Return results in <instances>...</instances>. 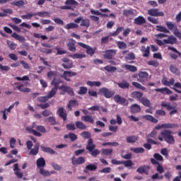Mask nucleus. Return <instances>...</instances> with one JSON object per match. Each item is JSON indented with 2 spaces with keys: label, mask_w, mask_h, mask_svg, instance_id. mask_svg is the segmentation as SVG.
<instances>
[{
  "label": "nucleus",
  "mask_w": 181,
  "mask_h": 181,
  "mask_svg": "<svg viewBox=\"0 0 181 181\" xmlns=\"http://www.w3.org/2000/svg\"><path fill=\"white\" fill-rule=\"evenodd\" d=\"M165 25L168 28L162 25H156V30L158 32H163L164 33H170V32H173V35L181 40V33L179 31L176 23L172 21H166Z\"/></svg>",
  "instance_id": "1"
},
{
  "label": "nucleus",
  "mask_w": 181,
  "mask_h": 181,
  "mask_svg": "<svg viewBox=\"0 0 181 181\" xmlns=\"http://www.w3.org/2000/svg\"><path fill=\"white\" fill-rule=\"evenodd\" d=\"M161 83L163 86H167L168 87H170V86H174L173 89L175 93H178V94H181V90H178L177 88H181V83L176 82L175 83V78H171L170 81H168V78L163 77L161 80Z\"/></svg>",
  "instance_id": "2"
},
{
  "label": "nucleus",
  "mask_w": 181,
  "mask_h": 181,
  "mask_svg": "<svg viewBox=\"0 0 181 181\" xmlns=\"http://www.w3.org/2000/svg\"><path fill=\"white\" fill-rule=\"evenodd\" d=\"M172 134V131L170 130H163L160 132V136L163 137L164 141L167 142V144L173 145V144H175V137H173Z\"/></svg>",
  "instance_id": "3"
},
{
  "label": "nucleus",
  "mask_w": 181,
  "mask_h": 181,
  "mask_svg": "<svg viewBox=\"0 0 181 181\" xmlns=\"http://www.w3.org/2000/svg\"><path fill=\"white\" fill-rule=\"evenodd\" d=\"M156 43L158 46H163V45H176L177 43V38L173 35L168 36L167 40H156Z\"/></svg>",
  "instance_id": "4"
},
{
  "label": "nucleus",
  "mask_w": 181,
  "mask_h": 181,
  "mask_svg": "<svg viewBox=\"0 0 181 181\" xmlns=\"http://www.w3.org/2000/svg\"><path fill=\"white\" fill-rule=\"evenodd\" d=\"M78 46H81V47H83V49H86V53L88 54V56L93 57L95 54V51L97 50V47H91L90 45H87L83 42H78Z\"/></svg>",
  "instance_id": "5"
},
{
  "label": "nucleus",
  "mask_w": 181,
  "mask_h": 181,
  "mask_svg": "<svg viewBox=\"0 0 181 181\" xmlns=\"http://www.w3.org/2000/svg\"><path fill=\"white\" fill-rule=\"evenodd\" d=\"M98 93L100 94V95H104L105 98H111V97L115 94L114 91L110 90V89L107 88H100Z\"/></svg>",
  "instance_id": "6"
},
{
  "label": "nucleus",
  "mask_w": 181,
  "mask_h": 181,
  "mask_svg": "<svg viewBox=\"0 0 181 181\" xmlns=\"http://www.w3.org/2000/svg\"><path fill=\"white\" fill-rule=\"evenodd\" d=\"M148 76H149V74L146 71H140L138 74V78L137 81L139 83H142L144 86L146 84V81L148 80Z\"/></svg>",
  "instance_id": "7"
},
{
  "label": "nucleus",
  "mask_w": 181,
  "mask_h": 181,
  "mask_svg": "<svg viewBox=\"0 0 181 181\" xmlns=\"http://www.w3.org/2000/svg\"><path fill=\"white\" fill-rule=\"evenodd\" d=\"M76 76H77V73L73 71H64L62 75V78H64V80H66V81H71L70 78L76 77Z\"/></svg>",
  "instance_id": "8"
},
{
  "label": "nucleus",
  "mask_w": 181,
  "mask_h": 181,
  "mask_svg": "<svg viewBox=\"0 0 181 181\" xmlns=\"http://www.w3.org/2000/svg\"><path fill=\"white\" fill-rule=\"evenodd\" d=\"M59 90L66 93L71 97H74V90H73V88L70 86H67L66 85H62L59 87Z\"/></svg>",
  "instance_id": "9"
},
{
  "label": "nucleus",
  "mask_w": 181,
  "mask_h": 181,
  "mask_svg": "<svg viewBox=\"0 0 181 181\" xmlns=\"http://www.w3.org/2000/svg\"><path fill=\"white\" fill-rule=\"evenodd\" d=\"M115 54H117V49H107L105 51L103 57L107 60H112Z\"/></svg>",
  "instance_id": "10"
},
{
  "label": "nucleus",
  "mask_w": 181,
  "mask_h": 181,
  "mask_svg": "<svg viewBox=\"0 0 181 181\" xmlns=\"http://www.w3.org/2000/svg\"><path fill=\"white\" fill-rule=\"evenodd\" d=\"M161 107H164L166 108V110H168V111L173 110L170 112V115H175V114H177V110L175 109V107L170 105V103H166V102H162Z\"/></svg>",
  "instance_id": "11"
},
{
  "label": "nucleus",
  "mask_w": 181,
  "mask_h": 181,
  "mask_svg": "<svg viewBox=\"0 0 181 181\" xmlns=\"http://www.w3.org/2000/svg\"><path fill=\"white\" fill-rule=\"evenodd\" d=\"M148 13L150 16H165L163 11H159V8H150L148 10Z\"/></svg>",
  "instance_id": "12"
},
{
  "label": "nucleus",
  "mask_w": 181,
  "mask_h": 181,
  "mask_svg": "<svg viewBox=\"0 0 181 181\" xmlns=\"http://www.w3.org/2000/svg\"><path fill=\"white\" fill-rule=\"evenodd\" d=\"M57 114L60 118L63 119V121H67V112H66V110H64V107H59L57 111Z\"/></svg>",
  "instance_id": "13"
},
{
  "label": "nucleus",
  "mask_w": 181,
  "mask_h": 181,
  "mask_svg": "<svg viewBox=\"0 0 181 181\" xmlns=\"http://www.w3.org/2000/svg\"><path fill=\"white\" fill-rule=\"evenodd\" d=\"M15 86H16L14 88V90H18V91H21V93H30V88H23V83H19V82H16Z\"/></svg>",
  "instance_id": "14"
},
{
  "label": "nucleus",
  "mask_w": 181,
  "mask_h": 181,
  "mask_svg": "<svg viewBox=\"0 0 181 181\" xmlns=\"http://www.w3.org/2000/svg\"><path fill=\"white\" fill-rule=\"evenodd\" d=\"M71 163L74 166H76V165H83V163H86V158L78 157L76 159V157L73 156L71 158Z\"/></svg>",
  "instance_id": "15"
},
{
  "label": "nucleus",
  "mask_w": 181,
  "mask_h": 181,
  "mask_svg": "<svg viewBox=\"0 0 181 181\" xmlns=\"http://www.w3.org/2000/svg\"><path fill=\"white\" fill-rule=\"evenodd\" d=\"M113 100L117 104H120V105H126L127 104V100L125 98H122L119 95H115Z\"/></svg>",
  "instance_id": "16"
},
{
  "label": "nucleus",
  "mask_w": 181,
  "mask_h": 181,
  "mask_svg": "<svg viewBox=\"0 0 181 181\" xmlns=\"http://www.w3.org/2000/svg\"><path fill=\"white\" fill-rule=\"evenodd\" d=\"M150 169L151 167H149V165H141L136 169V172L141 175H144V173H145V175H148Z\"/></svg>",
  "instance_id": "17"
},
{
  "label": "nucleus",
  "mask_w": 181,
  "mask_h": 181,
  "mask_svg": "<svg viewBox=\"0 0 181 181\" xmlns=\"http://www.w3.org/2000/svg\"><path fill=\"white\" fill-rule=\"evenodd\" d=\"M76 40L74 39H69L68 40V43L66 45L67 47H68V50H69V52H76Z\"/></svg>",
  "instance_id": "18"
},
{
  "label": "nucleus",
  "mask_w": 181,
  "mask_h": 181,
  "mask_svg": "<svg viewBox=\"0 0 181 181\" xmlns=\"http://www.w3.org/2000/svg\"><path fill=\"white\" fill-rule=\"evenodd\" d=\"M134 25H144L146 23V20L145 19V18H144V16H139L136 18H134Z\"/></svg>",
  "instance_id": "19"
},
{
  "label": "nucleus",
  "mask_w": 181,
  "mask_h": 181,
  "mask_svg": "<svg viewBox=\"0 0 181 181\" xmlns=\"http://www.w3.org/2000/svg\"><path fill=\"white\" fill-rule=\"evenodd\" d=\"M37 163V168L38 169H42L46 166V160H45V158L40 157L38 158L36 161Z\"/></svg>",
  "instance_id": "20"
},
{
  "label": "nucleus",
  "mask_w": 181,
  "mask_h": 181,
  "mask_svg": "<svg viewBox=\"0 0 181 181\" xmlns=\"http://www.w3.org/2000/svg\"><path fill=\"white\" fill-rule=\"evenodd\" d=\"M131 97L132 98H136V100L140 101L141 100L142 97H144V93L142 92L135 90V91L132 92Z\"/></svg>",
  "instance_id": "21"
},
{
  "label": "nucleus",
  "mask_w": 181,
  "mask_h": 181,
  "mask_svg": "<svg viewBox=\"0 0 181 181\" xmlns=\"http://www.w3.org/2000/svg\"><path fill=\"white\" fill-rule=\"evenodd\" d=\"M138 139H139V137L138 136H127L126 137V142H127V144H135V142H136Z\"/></svg>",
  "instance_id": "22"
},
{
  "label": "nucleus",
  "mask_w": 181,
  "mask_h": 181,
  "mask_svg": "<svg viewBox=\"0 0 181 181\" xmlns=\"http://www.w3.org/2000/svg\"><path fill=\"white\" fill-rule=\"evenodd\" d=\"M40 173L42 176H45V177H49V176H51V175H54V173H56V172L55 171H49L47 170H45V168H40Z\"/></svg>",
  "instance_id": "23"
},
{
  "label": "nucleus",
  "mask_w": 181,
  "mask_h": 181,
  "mask_svg": "<svg viewBox=\"0 0 181 181\" xmlns=\"http://www.w3.org/2000/svg\"><path fill=\"white\" fill-rule=\"evenodd\" d=\"M13 170L15 172V175H16L18 179H22V177H23V173H21L19 170V165H18V163L14 164Z\"/></svg>",
  "instance_id": "24"
},
{
  "label": "nucleus",
  "mask_w": 181,
  "mask_h": 181,
  "mask_svg": "<svg viewBox=\"0 0 181 181\" xmlns=\"http://www.w3.org/2000/svg\"><path fill=\"white\" fill-rule=\"evenodd\" d=\"M154 91H157L158 93H161V94H166L169 95V94H172V90L168 88H156Z\"/></svg>",
  "instance_id": "25"
},
{
  "label": "nucleus",
  "mask_w": 181,
  "mask_h": 181,
  "mask_svg": "<svg viewBox=\"0 0 181 181\" xmlns=\"http://www.w3.org/2000/svg\"><path fill=\"white\" fill-rule=\"evenodd\" d=\"M40 148V146L39 145V144H36L34 146L33 148L30 149V153L29 155H32L33 156H36V155H37V153H39V149Z\"/></svg>",
  "instance_id": "26"
},
{
  "label": "nucleus",
  "mask_w": 181,
  "mask_h": 181,
  "mask_svg": "<svg viewBox=\"0 0 181 181\" xmlns=\"http://www.w3.org/2000/svg\"><path fill=\"white\" fill-rule=\"evenodd\" d=\"M130 110L132 114H138V112H141V106H139L138 104H133L130 107Z\"/></svg>",
  "instance_id": "27"
},
{
  "label": "nucleus",
  "mask_w": 181,
  "mask_h": 181,
  "mask_svg": "<svg viewBox=\"0 0 181 181\" xmlns=\"http://www.w3.org/2000/svg\"><path fill=\"white\" fill-rule=\"evenodd\" d=\"M149 50H151V47L149 46L146 47V48L145 46L141 47V52L144 53L143 57H149V54L151 53Z\"/></svg>",
  "instance_id": "28"
},
{
  "label": "nucleus",
  "mask_w": 181,
  "mask_h": 181,
  "mask_svg": "<svg viewBox=\"0 0 181 181\" xmlns=\"http://www.w3.org/2000/svg\"><path fill=\"white\" fill-rule=\"evenodd\" d=\"M86 151H92L93 149H95V144L93 141V139H89L88 141V144L86 147Z\"/></svg>",
  "instance_id": "29"
},
{
  "label": "nucleus",
  "mask_w": 181,
  "mask_h": 181,
  "mask_svg": "<svg viewBox=\"0 0 181 181\" xmlns=\"http://www.w3.org/2000/svg\"><path fill=\"white\" fill-rule=\"evenodd\" d=\"M88 170H90V172H94L95 170H97V165L94 164L87 165L83 172L84 173H88Z\"/></svg>",
  "instance_id": "30"
},
{
  "label": "nucleus",
  "mask_w": 181,
  "mask_h": 181,
  "mask_svg": "<svg viewBox=\"0 0 181 181\" xmlns=\"http://www.w3.org/2000/svg\"><path fill=\"white\" fill-rule=\"evenodd\" d=\"M73 107H78V102L76 100H71L69 101L67 107L69 108V111H71Z\"/></svg>",
  "instance_id": "31"
},
{
  "label": "nucleus",
  "mask_w": 181,
  "mask_h": 181,
  "mask_svg": "<svg viewBox=\"0 0 181 181\" xmlns=\"http://www.w3.org/2000/svg\"><path fill=\"white\" fill-rule=\"evenodd\" d=\"M144 119H146L147 121H150V122H153V124H158V119L153 117V116L151 115H145L143 116Z\"/></svg>",
  "instance_id": "32"
},
{
  "label": "nucleus",
  "mask_w": 181,
  "mask_h": 181,
  "mask_svg": "<svg viewBox=\"0 0 181 181\" xmlns=\"http://www.w3.org/2000/svg\"><path fill=\"white\" fill-rule=\"evenodd\" d=\"M81 121H83L84 122H90V124H94V119L91 115L82 116Z\"/></svg>",
  "instance_id": "33"
},
{
  "label": "nucleus",
  "mask_w": 181,
  "mask_h": 181,
  "mask_svg": "<svg viewBox=\"0 0 181 181\" xmlns=\"http://www.w3.org/2000/svg\"><path fill=\"white\" fill-rule=\"evenodd\" d=\"M118 87L119 88H123V90H126L127 88H129V83H128L127 81L123 80L120 83H117Z\"/></svg>",
  "instance_id": "34"
},
{
  "label": "nucleus",
  "mask_w": 181,
  "mask_h": 181,
  "mask_svg": "<svg viewBox=\"0 0 181 181\" xmlns=\"http://www.w3.org/2000/svg\"><path fill=\"white\" fill-rule=\"evenodd\" d=\"M170 71H171V73H173V74H175V76H180V71L177 66L171 65L170 66Z\"/></svg>",
  "instance_id": "35"
},
{
  "label": "nucleus",
  "mask_w": 181,
  "mask_h": 181,
  "mask_svg": "<svg viewBox=\"0 0 181 181\" xmlns=\"http://www.w3.org/2000/svg\"><path fill=\"white\" fill-rule=\"evenodd\" d=\"M64 28L66 30H70V29H78V25L75 23H70L65 25Z\"/></svg>",
  "instance_id": "36"
},
{
  "label": "nucleus",
  "mask_w": 181,
  "mask_h": 181,
  "mask_svg": "<svg viewBox=\"0 0 181 181\" xmlns=\"http://www.w3.org/2000/svg\"><path fill=\"white\" fill-rule=\"evenodd\" d=\"M41 151H42V152H45L46 153H49L50 155H54V153H56L54 150H53L52 148L45 147L43 146H41Z\"/></svg>",
  "instance_id": "37"
},
{
  "label": "nucleus",
  "mask_w": 181,
  "mask_h": 181,
  "mask_svg": "<svg viewBox=\"0 0 181 181\" xmlns=\"http://www.w3.org/2000/svg\"><path fill=\"white\" fill-rule=\"evenodd\" d=\"M35 16H39L40 18H48L50 16V12L48 11H40L37 13H35Z\"/></svg>",
  "instance_id": "38"
},
{
  "label": "nucleus",
  "mask_w": 181,
  "mask_h": 181,
  "mask_svg": "<svg viewBox=\"0 0 181 181\" xmlns=\"http://www.w3.org/2000/svg\"><path fill=\"white\" fill-rule=\"evenodd\" d=\"M60 83H62V81L56 77H54L51 84L52 86H54V88H57L59 90V84H60Z\"/></svg>",
  "instance_id": "39"
},
{
  "label": "nucleus",
  "mask_w": 181,
  "mask_h": 181,
  "mask_svg": "<svg viewBox=\"0 0 181 181\" xmlns=\"http://www.w3.org/2000/svg\"><path fill=\"white\" fill-rule=\"evenodd\" d=\"M124 67L126 70H129V71H131L132 73H135V71L138 70V68L134 65L124 64Z\"/></svg>",
  "instance_id": "40"
},
{
  "label": "nucleus",
  "mask_w": 181,
  "mask_h": 181,
  "mask_svg": "<svg viewBox=\"0 0 181 181\" xmlns=\"http://www.w3.org/2000/svg\"><path fill=\"white\" fill-rule=\"evenodd\" d=\"M104 70L107 71V73H115V71H117V67L112 66L111 65H107L104 67Z\"/></svg>",
  "instance_id": "41"
},
{
  "label": "nucleus",
  "mask_w": 181,
  "mask_h": 181,
  "mask_svg": "<svg viewBox=\"0 0 181 181\" xmlns=\"http://www.w3.org/2000/svg\"><path fill=\"white\" fill-rule=\"evenodd\" d=\"M58 90L59 89L56 88H52V90L49 91V93H48L47 95V97L48 98V100H49V98H53V97L56 95V93H57Z\"/></svg>",
  "instance_id": "42"
},
{
  "label": "nucleus",
  "mask_w": 181,
  "mask_h": 181,
  "mask_svg": "<svg viewBox=\"0 0 181 181\" xmlns=\"http://www.w3.org/2000/svg\"><path fill=\"white\" fill-rule=\"evenodd\" d=\"M139 101L144 105V107H151V101L147 98H141Z\"/></svg>",
  "instance_id": "43"
},
{
  "label": "nucleus",
  "mask_w": 181,
  "mask_h": 181,
  "mask_svg": "<svg viewBox=\"0 0 181 181\" xmlns=\"http://www.w3.org/2000/svg\"><path fill=\"white\" fill-rule=\"evenodd\" d=\"M130 151L134 153H144L145 152V149L142 147L131 148Z\"/></svg>",
  "instance_id": "44"
},
{
  "label": "nucleus",
  "mask_w": 181,
  "mask_h": 181,
  "mask_svg": "<svg viewBox=\"0 0 181 181\" xmlns=\"http://www.w3.org/2000/svg\"><path fill=\"white\" fill-rule=\"evenodd\" d=\"M75 125L76 127V128H78V129H86V128H87V126H86V124L84 123H83V122H79V121H76L75 122Z\"/></svg>",
  "instance_id": "45"
},
{
  "label": "nucleus",
  "mask_w": 181,
  "mask_h": 181,
  "mask_svg": "<svg viewBox=\"0 0 181 181\" xmlns=\"http://www.w3.org/2000/svg\"><path fill=\"white\" fill-rule=\"evenodd\" d=\"M11 5H13V6H18V8H21V6H25V1H23V0H19L17 1L11 2Z\"/></svg>",
  "instance_id": "46"
},
{
  "label": "nucleus",
  "mask_w": 181,
  "mask_h": 181,
  "mask_svg": "<svg viewBox=\"0 0 181 181\" xmlns=\"http://www.w3.org/2000/svg\"><path fill=\"white\" fill-rule=\"evenodd\" d=\"M122 30H124V27H117L115 32L110 33V36H118V35H119Z\"/></svg>",
  "instance_id": "47"
},
{
  "label": "nucleus",
  "mask_w": 181,
  "mask_h": 181,
  "mask_svg": "<svg viewBox=\"0 0 181 181\" xmlns=\"http://www.w3.org/2000/svg\"><path fill=\"white\" fill-rule=\"evenodd\" d=\"M86 84L88 86H90V87H94V86L95 87H100V86H101V82L100 81H88L86 82Z\"/></svg>",
  "instance_id": "48"
},
{
  "label": "nucleus",
  "mask_w": 181,
  "mask_h": 181,
  "mask_svg": "<svg viewBox=\"0 0 181 181\" xmlns=\"http://www.w3.org/2000/svg\"><path fill=\"white\" fill-rule=\"evenodd\" d=\"M80 135L84 139H91V133H90V132H87V131L83 132L82 133L80 134Z\"/></svg>",
  "instance_id": "49"
},
{
  "label": "nucleus",
  "mask_w": 181,
  "mask_h": 181,
  "mask_svg": "<svg viewBox=\"0 0 181 181\" xmlns=\"http://www.w3.org/2000/svg\"><path fill=\"white\" fill-rule=\"evenodd\" d=\"M11 36L16 39V40H18L19 42H23L25 40V37L21 36L18 35L16 33H13Z\"/></svg>",
  "instance_id": "50"
},
{
  "label": "nucleus",
  "mask_w": 181,
  "mask_h": 181,
  "mask_svg": "<svg viewBox=\"0 0 181 181\" xmlns=\"http://www.w3.org/2000/svg\"><path fill=\"white\" fill-rule=\"evenodd\" d=\"M162 127H163V128H167V129L179 128V124L168 123V124H163Z\"/></svg>",
  "instance_id": "51"
},
{
  "label": "nucleus",
  "mask_w": 181,
  "mask_h": 181,
  "mask_svg": "<svg viewBox=\"0 0 181 181\" xmlns=\"http://www.w3.org/2000/svg\"><path fill=\"white\" fill-rule=\"evenodd\" d=\"M132 86H134V87H135L136 88H138L139 90H146V88L145 86L141 85V83L138 82H132Z\"/></svg>",
  "instance_id": "52"
},
{
  "label": "nucleus",
  "mask_w": 181,
  "mask_h": 181,
  "mask_svg": "<svg viewBox=\"0 0 181 181\" xmlns=\"http://www.w3.org/2000/svg\"><path fill=\"white\" fill-rule=\"evenodd\" d=\"M90 20L88 18H82L81 26H86V28H90Z\"/></svg>",
  "instance_id": "53"
},
{
  "label": "nucleus",
  "mask_w": 181,
  "mask_h": 181,
  "mask_svg": "<svg viewBox=\"0 0 181 181\" xmlns=\"http://www.w3.org/2000/svg\"><path fill=\"white\" fill-rule=\"evenodd\" d=\"M6 43L11 50H15L16 49L18 45L14 42H11L9 40H7Z\"/></svg>",
  "instance_id": "54"
},
{
  "label": "nucleus",
  "mask_w": 181,
  "mask_h": 181,
  "mask_svg": "<svg viewBox=\"0 0 181 181\" xmlns=\"http://www.w3.org/2000/svg\"><path fill=\"white\" fill-rule=\"evenodd\" d=\"M68 64H62V66L64 67V69L69 70L70 69H73L74 64L72 62V61L67 62Z\"/></svg>",
  "instance_id": "55"
},
{
  "label": "nucleus",
  "mask_w": 181,
  "mask_h": 181,
  "mask_svg": "<svg viewBox=\"0 0 181 181\" xmlns=\"http://www.w3.org/2000/svg\"><path fill=\"white\" fill-rule=\"evenodd\" d=\"M33 16H36V13H28L25 15L21 16L22 19H32Z\"/></svg>",
  "instance_id": "56"
},
{
  "label": "nucleus",
  "mask_w": 181,
  "mask_h": 181,
  "mask_svg": "<svg viewBox=\"0 0 181 181\" xmlns=\"http://www.w3.org/2000/svg\"><path fill=\"white\" fill-rule=\"evenodd\" d=\"M69 57L72 59H85L86 54H74L72 55H69Z\"/></svg>",
  "instance_id": "57"
},
{
  "label": "nucleus",
  "mask_w": 181,
  "mask_h": 181,
  "mask_svg": "<svg viewBox=\"0 0 181 181\" xmlns=\"http://www.w3.org/2000/svg\"><path fill=\"white\" fill-rule=\"evenodd\" d=\"M112 148H103L102 149L101 153L102 155L108 156L112 153Z\"/></svg>",
  "instance_id": "58"
},
{
  "label": "nucleus",
  "mask_w": 181,
  "mask_h": 181,
  "mask_svg": "<svg viewBox=\"0 0 181 181\" xmlns=\"http://www.w3.org/2000/svg\"><path fill=\"white\" fill-rule=\"evenodd\" d=\"M65 5H72V6H78V2L76 1V0H66L65 1Z\"/></svg>",
  "instance_id": "59"
},
{
  "label": "nucleus",
  "mask_w": 181,
  "mask_h": 181,
  "mask_svg": "<svg viewBox=\"0 0 181 181\" xmlns=\"http://www.w3.org/2000/svg\"><path fill=\"white\" fill-rule=\"evenodd\" d=\"M87 87H84V86H81L80 87V90L78 92V94L79 95H84V94H87Z\"/></svg>",
  "instance_id": "60"
},
{
  "label": "nucleus",
  "mask_w": 181,
  "mask_h": 181,
  "mask_svg": "<svg viewBox=\"0 0 181 181\" xmlns=\"http://www.w3.org/2000/svg\"><path fill=\"white\" fill-rule=\"evenodd\" d=\"M125 59L127 60H135V59H136V57H135V54L134 52H130L127 54Z\"/></svg>",
  "instance_id": "61"
},
{
  "label": "nucleus",
  "mask_w": 181,
  "mask_h": 181,
  "mask_svg": "<svg viewBox=\"0 0 181 181\" xmlns=\"http://www.w3.org/2000/svg\"><path fill=\"white\" fill-rule=\"evenodd\" d=\"M117 47H119L121 49H127V44L124 42H122V41H118L117 42Z\"/></svg>",
  "instance_id": "62"
},
{
  "label": "nucleus",
  "mask_w": 181,
  "mask_h": 181,
  "mask_svg": "<svg viewBox=\"0 0 181 181\" xmlns=\"http://www.w3.org/2000/svg\"><path fill=\"white\" fill-rule=\"evenodd\" d=\"M148 66H153V67H158L159 66V62L156 60H150L147 62Z\"/></svg>",
  "instance_id": "63"
},
{
  "label": "nucleus",
  "mask_w": 181,
  "mask_h": 181,
  "mask_svg": "<svg viewBox=\"0 0 181 181\" xmlns=\"http://www.w3.org/2000/svg\"><path fill=\"white\" fill-rule=\"evenodd\" d=\"M123 15L124 16H133L134 11L132 10L124 9L123 10Z\"/></svg>",
  "instance_id": "64"
}]
</instances>
